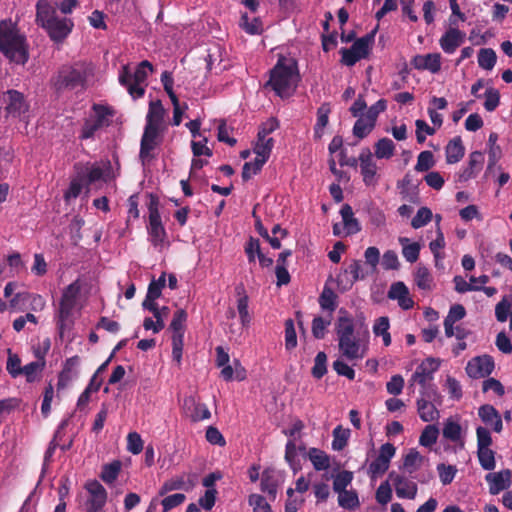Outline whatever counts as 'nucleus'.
Listing matches in <instances>:
<instances>
[{
    "instance_id": "nucleus-48",
    "label": "nucleus",
    "mask_w": 512,
    "mask_h": 512,
    "mask_svg": "<svg viewBox=\"0 0 512 512\" xmlns=\"http://www.w3.org/2000/svg\"><path fill=\"white\" fill-rule=\"evenodd\" d=\"M433 217L432 211L427 207H421L411 221L414 229H419L431 221Z\"/></svg>"
},
{
    "instance_id": "nucleus-10",
    "label": "nucleus",
    "mask_w": 512,
    "mask_h": 512,
    "mask_svg": "<svg viewBox=\"0 0 512 512\" xmlns=\"http://www.w3.org/2000/svg\"><path fill=\"white\" fill-rule=\"evenodd\" d=\"M493 369L494 361L489 355L477 356L471 359L466 366V372L471 378L486 377L492 373Z\"/></svg>"
},
{
    "instance_id": "nucleus-52",
    "label": "nucleus",
    "mask_w": 512,
    "mask_h": 512,
    "mask_svg": "<svg viewBox=\"0 0 512 512\" xmlns=\"http://www.w3.org/2000/svg\"><path fill=\"white\" fill-rule=\"evenodd\" d=\"M500 103V93L497 89L490 87L485 92L484 108L488 112L494 111Z\"/></svg>"
},
{
    "instance_id": "nucleus-24",
    "label": "nucleus",
    "mask_w": 512,
    "mask_h": 512,
    "mask_svg": "<svg viewBox=\"0 0 512 512\" xmlns=\"http://www.w3.org/2000/svg\"><path fill=\"white\" fill-rule=\"evenodd\" d=\"M340 214L342 216L343 224L347 230L348 235L360 232L361 226L358 220L354 217L352 207L349 204H344L342 206Z\"/></svg>"
},
{
    "instance_id": "nucleus-50",
    "label": "nucleus",
    "mask_w": 512,
    "mask_h": 512,
    "mask_svg": "<svg viewBox=\"0 0 512 512\" xmlns=\"http://www.w3.org/2000/svg\"><path fill=\"white\" fill-rule=\"evenodd\" d=\"M8 359L6 369L12 377H17L21 375V359L17 354L12 353L11 349L7 350Z\"/></svg>"
},
{
    "instance_id": "nucleus-23",
    "label": "nucleus",
    "mask_w": 512,
    "mask_h": 512,
    "mask_svg": "<svg viewBox=\"0 0 512 512\" xmlns=\"http://www.w3.org/2000/svg\"><path fill=\"white\" fill-rule=\"evenodd\" d=\"M119 82L127 88L132 97L137 98L144 95V88L133 83V74H131L127 65L122 67V71L119 75Z\"/></svg>"
},
{
    "instance_id": "nucleus-30",
    "label": "nucleus",
    "mask_w": 512,
    "mask_h": 512,
    "mask_svg": "<svg viewBox=\"0 0 512 512\" xmlns=\"http://www.w3.org/2000/svg\"><path fill=\"white\" fill-rule=\"evenodd\" d=\"M184 404L187 405H193L194 411L191 414V420L193 422L209 419L211 417V413L208 409V407L205 404L201 403H195V400L192 397L186 398L184 400Z\"/></svg>"
},
{
    "instance_id": "nucleus-56",
    "label": "nucleus",
    "mask_w": 512,
    "mask_h": 512,
    "mask_svg": "<svg viewBox=\"0 0 512 512\" xmlns=\"http://www.w3.org/2000/svg\"><path fill=\"white\" fill-rule=\"evenodd\" d=\"M240 26L249 34L255 35L261 33V22L258 18H253L250 22L247 14L241 16Z\"/></svg>"
},
{
    "instance_id": "nucleus-49",
    "label": "nucleus",
    "mask_w": 512,
    "mask_h": 512,
    "mask_svg": "<svg viewBox=\"0 0 512 512\" xmlns=\"http://www.w3.org/2000/svg\"><path fill=\"white\" fill-rule=\"evenodd\" d=\"M327 355L324 352H319L314 361V366L312 368V375L316 379L322 378L327 372Z\"/></svg>"
},
{
    "instance_id": "nucleus-38",
    "label": "nucleus",
    "mask_w": 512,
    "mask_h": 512,
    "mask_svg": "<svg viewBox=\"0 0 512 512\" xmlns=\"http://www.w3.org/2000/svg\"><path fill=\"white\" fill-rule=\"evenodd\" d=\"M285 460L289 463L294 474L301 469V465L297 459V446L293 440H289L286 444Z\"/></svg>"
},
{
    "instance_id": "nucleus-32",
    "label": "nucleus",
    "mask_w": 512,
    "mask_h": 512,
    "mask_svg": "<svg viewBox=\"0 0 512 512\" xmlns=\"http://www.w3.org/2000/svg\"><path fill=\"white\" fill-rule=\"evenodd\" d=\"M336 299L335 292L326 285L319 297V304L322 309L333 312L337 307Z\"/></svg>"
},
{
    "instance_id": "nucleus-31",
    "label": "nucleus",
    "mask_w": 512,
    "mask_h": 512,
    "mask_svg": "<svg viewBox=\"0 0 512 512\" xmlns=\"http://www.w3.org/2000/svg\"><path fill=\"white\" fill-rule=\"evenodd\" d=\"M395 145L389 138H382L375 144V155L379 159H389L394 154Z\"/></svg>"
},
{
    "instance_id": "nucleus-53",
    "label": "nucleus",
    "mask_w": 512,
    "mask_h": 512,
    "mask_svg": "<svg viewBox=\"0 0 512 512\" xmlns=\"http://www.w3.org/2000/svg\"><path fill=\"white\" fill-rule=\"evenodd\" d=\"M437 471L439 473L440 480L443 485L450 484L457 472V469L455 466L452 465H445L444 463H440L437 465Z\"/></svg>"
},
{
    "instance_id": "nucleus-2",
    "label": "nucleus",
    "mask_w": 512,
    "mask_h": 512,
    "mask_svg": "<svg viewBox=\"0 0 512 512\" xmlns=\"http://www.w3.org/2000/svg\"><path fill=\"white\" fill-rule=\"evenodd\" d=\"M36 23L45 29L50 39L56 43H62L74 26L71 19L57 16L56 8L49 0H38L36 4Z\"/></svg>"
},
{
    "instance_id": "nucleus-39",
    "label": "nucleus",
    "mask_w": 512,
    "mask_h": 512,
    "mask_svg": "<svg viewBox=\"0 0 512 512\" xmlns=\"http://www.w3.org/2000/svg\"><path fill=\"white\" fill-rule=\"evenodd\" d=\"M439 435V430L435 425H428L422 431L419 443L424 447H431L436 443Z\"/></svg>"
},
{
    "instance_id": "nucleus-57",
    "label": "nucleus",
    "mask_w": 512,
    "mask_h": 512,
    "mask_svg": "<svg viewBox=\"0 0 512 512\" xmlns=\"http://www.w3.org/2000/svg\"><path fill=\"white\" fill-rule=\"evenodd\" d=\"M86 172V184H92L101 179L105 182L107 181V175H105L104 170L100 166L92 165L90 167H86Z\"/></svg>"
},
{
    "instance_id": "nucleus-12",
    "label": "nucleus",
    "mask_w": 512,
    "mask_h": 512,
    "mask_svg": "<svg viewBox=\"0 0 512 512\" xmlns=\"http://www.w3.org/2000/svg\"><path fill=\"white\" fill-rule=\"evenodd\" d=\"M395 486L396 494L400 498L414 499L417 494V485L406 479L404 476L396 474L394 471L388 475Z\"/></svg>"
},
{
    "instance_id": "nucleus-60",
    "label": "nucleus",
    "mask_w": 512,
    "mask_h": 512,
    "mask_svg": "<svg viewBox=\"0 0 512 512\" xmlns=\"http://www.w3.org/2000/svg\"><path fill=\"white\" fill-rule=\"evenodd\" d=\"M186 499V496L182 493H176L165 497L161 504L163 506V512H168L171 509L181 505Z\"/></svg>"
},
{
    "instance_id": "nucleus-21",
    "label": "nucleus",
    "mask_w": 512,
    "mask_h": 512,
    "mask_svg": "<svg viewBox=\"0 0 512 512\" xmlns=\"http://www.w3.org/2000/svg\"><path fill=\"white\" fill-rule=\"evenodd\" d=\"M378 26L372 30L370 33L365 36L357 39L352 46L351 50L357 54L362 59L367 58L369 55L370 47L374 42L375 34L377 32Z\"/></svg>"
},
{
    "instance_id": "nucleus-5",
    "label": "nucleus",
    "mask_w": 512,
    "mask_h": 512,
    "mask_svg": "<svg viewBox=\"0 0 512 512\" xmlns=\"http://www.w3.org/2000/svg\"><path fill=\"white\" fill-rule=\"evenodd\" d=\"M340 313L344 315L338 317L335 326L339 350L349 360L362 359L365 355L366 347L354 334L353 319L343 309L340 310Z\"/></svg>"
},
{
    "instance_id": "nucleus-36",
    "label": "nucleus",
    "mask_w": 512,
    "mask_h": 512,
    "mask_svg": "<svg viewBox=\"0 0 512 512\" xmlns=\"http://www.w3.org/2000/svg\"><path fill=\"white\" fill-rule=\"evenodd\" d=\"M461 426L457 422L448 419L444 423V427L442 430L443 437L452 441L458 442L461 439Z\"/></svg>"
},
{
    "instance_id": "nucleus-45",
    "label": "nucleus",
    "mask_w": 512,
    "mask_h": 512,
    "mask_svg": "<svg viewBox=\"0 0 512 512\" xmlns=\"http://www.w3.org/2000/svg\"><path fill=\"white\" fill-rule=\"evenodd\" d=\"M435 165L434 156L431 151H422L417 158L415 170L418 172H425Z\"/></svg>"
},
{
    "instance_id": "nucleus-41",
    "label": "nucleus",
    "mask_w": 512,
    "mask_h": 512,
    "mask_svg": "<svg viewBox=\"0 0 512 512\" xmlns=\"http://www.w3.org/2000/svg\"><path fill=\"white\" fill-rule=\"evenodd\" d=\"M415 282L417 286L422 290H430L432 278L425 266L419 265L415 272Z\"/></svg>"
},
{
    "instance_id": "nucleus-8",
    "label": "nucleus",
    "mask_w": 512,
    "mask_h": 512,
    "mask_svg": "<svg viewBox=\"0 0 512 512\" xmlns=\"http://www.w3.org/2000/svg\"><path fill=\"white\" fill-rule=\"evenodd\" d=\"M162 130V128L145 125L139 153V157L143 164L153 158L151 152L161 143L160 132Z\"/></svg>"
},
{
    "instance_id": "nucleus-26",
    "label": "nucleus",
    "mask_w": 512,
    "mask_h": 512,
    "mask_svg": "<svg viewBox=\"0 0 512 512\" xmlns=\"http://www.w3.org/2000/svg\"><path fill=\"white\" fill-rule=\"evenodd\" d=\"M417 410L420 418L424 422H431L439 417V411L436 409L435 405L425 398L417 400Z\"/></svg>"
},
{
    "instance_id": "nucleus-3",
    "label": "nucleus",
    "mask_w": 512,
    "mask_h": 512,
    "mask_svg": "<svg viewBox=\"0 0 512 512\" xmlns=\"http://www.w3.org/2000/svg\"><path fill=\"white\" fill-rule=\"evenodd\" d=\"M0 51L17 64H25L29 58L25 36L11 20L0 22Z\"/></svg>"
},
{
    "instance_id": "nucleus-11",
    "label": "nucleus",
    "mask_w": 512,
    "mask_h": 512,
    "mask_svg": "<svg viewBox=\"0 0 512 512\" xmlns=\"http://www.w3.org/2000/svg\"><path fill=\"white\" fill-rule=\"evenodd\" d=\"M359 162L364 183L367 186L374 185L376 183L377 165L369 148L362 149L359 155Z\"/></svg>"
},
{
    "instance_id": "nucleus-20",
    "label": "nucleus",
    "mask_w": 512,
    "mask_h": 512,
    "mask_svg": "<svg viewBox=\"0 0 512 512\" xmlns=\"http://www.w3.org/2000/svg\"><path fill=\"white\" fill-rule=\"evenodd\" d=\"M484 156L480 151H474L469 156L468 166L460 174V181H467L476 176V172L482 168Z\"/></svg>"
},
{
    "instance_id": "nucleus-34",
    "label": "nucleus",
    "mask_w": 512,
    "mask_h": 512,
    "mask_svg": "<svg viewBox=\"0 0 512 512\" xmlns=\"http://www.w3.org/2000/svg\"><path fill=\"white\" fill-rule=\"evenodd\" d=\"M496 53L491 48H482L478 54V64L485 70H491L496 63Z\"/></svg>"
},
{
    "instance_id": "nucleus-54",
    "label": "nucleus",
    "mask_w": 512,
    "mask_h": 512,
    "mask_svg": "<svg viewBox=\"0 0 512 512\" xmlns=\"http://www.w3.org/2000/svg\"><path fill=\"white\" fill-rule=\"evenodd\" d=\"M237 309L240 316L241 324L243 327H248L251 322V317L248 311V296L243 295L237 300Z\"/></svg>"
},
{
    "instance_id": "nucleus-17",
    "label": "nucleus",
    "mask_w": 512,
    "mask_h": 512,
    "mask_svg": "<svg viewBox=\"0 0 512 512\" xmlns=\"http://www.w3.org/2000/svg\"><path fill=\"white\" fill-rule=\"evenodd\" d=\"M465 33L457 28H449L440 39V46L446 53H453L464 41Z\"/></svg>"
},
{
    "instance_id": "nucleus-42",
    "label": "nucleus",
    "mask_w": 512,
    "mask_h": 512,
    "mask_svg": "<svg viewBox=\"0 0 512 512\" xmlns=\"http://www.w3.org/2000/svg\"><path fill=\"white\" fill-rule=\"evenodd\" d=\"M149 72H153V65L148 60L140 62L133 74V83L140 86L146 81Z\"/></svg>"
},
{
    "instance_id": "nucleus-64",
    "label": "nucleus",
    "mask_w": 512,
    "mask_h": 512,
    "mask_svg": "<svg viewBox=\"0 0 512 512\" xmlns=\"http://www.w3.org/2000/svg\"><path fill=\"white\" fill-rule=\"evenodd\" d=\"M382 266L385 270H397L400 267L398 256L395 251L388 250L383 254Z\"/></svg>"
},
{
    "instance_id": "nucleus-35",
    "label": "nucleus",
    "mask_w": 512,
    "mask_h": 512,
    "mask_svg": "<svg viewBox=\"0 0 512 512\" xmlns=\"http://www.w3.org/2000/svg\"><path fill=\"white\" fill-rule=\"evenodd\" d=\"M350 437V430L343 429L342 426H337L333 430V441L332 448L336 451H341L347 445L348 439Z\"/></svg>"
},
{
    "instance_id": "nucleus-16",
    "label": "nucleus",
    "mask_w": 512,
    "mask_h": 512,
    "mask_svg": "<svg viewBox=\"0 0 512 512\" xmlns=\"http://www.w3.org/2000/svg\"><path fill=\"white\" fill-rule=\"evenodd\" d=\"M273 147V138L264 139L263 141H257L254 148V152L257 155L254 160V174H258L263 165L269 159L271 150Z\"/></svg>"
},
{
    "instance_id": "nucleus-29",
    "label": "nucleus",
    "mask_w": 512,
    "mask_h": 512,
    "mask_svg": "<svg viewBox=\"0 0 512 512\" xmlns=\"http://www.w3.org/2000/svg\"><path fill=\"white\" fill-rule=\"evenodd\" d=\"M121 466L122 464L119 460L105 464L102 468L100 478L107 484L114 482L120 473Z\"/></svg>"
},
{
    "instance_id": "nucleus-4",
    "label": "nucleus",
    "mask_w": 512,
    "mask_h": 512,
    "mask_svg": "<svg viewBox=\"0 0 512 512\" xmlns=\"http://www.w3.org/2000/svg\"><path fill=\"white\" fill-rule=\"evenodd\" d=\"M299 80L297 63L294 60L287 63L286 59L281 57L270 71V79L265 86H270L278 96L284 98L295 92Z\"/></svg>"
},
{
    "instance_id": "nucleus-61",
    "label": "nucleus",
    "mask_w": 512,
    "mask_h": 512,
    "mask_svg": "<svg viewBox=\"0 0 512 512\" xmlns=\"http://www.w3.org/2000/svg\"><path fill=\"white\" fill-rule=\"evenodd\" d=\"M375 497L379 504L385 505L390 502L392 498V489L388 480L380 484Z\"/></svg>"
},
{
    "instance_id": "nucleus-58",
    "label": "nucleus",
    "mask_w": 512,
    "mask_h": 512,
    "mask_svg": "<svg viewBox=\"0 0 512 512\" xmlns=\"http://www.w3.org/2000/svg\"><path fill=\"white\" fill-rule=\"evenodd\" d=\"M249 504L253 507L254 512H272L266 499L259 494L250 495Z\"/></svg>"
},
{
    "instance_id": "nucleus-33",
    "label": "nucleus",
    "mask_w": 512,
    "mask_h": 512,
    "mask_svg": "<svg viewBox=\"0 0 512 512\" xmlns=\"http://www.w3.org/2000/svg\"><path fill=\"white\" fill-rule=\"evenodd\" d=\"M375 123L370 121L366 116L360 117L354 124L353 135L359 139H363L374 129Z\"/></svg>"
},
{
    "instance_id": "nucleus-47",
    "label": "nucleus",
    "mask_w": 512,
    "mask_h": 512,
    "mask_svg": "<svg viewBox=\"0 0 512 512\" xmlns=\"http://www.w3.org/2000/svg\"><path fill=\"white\" fill-rule=\"evenodd\" d=\"M45 366V360L41 357V361L31 362L22 367L21 374L26 376L27 382H34L36 379V373L42 371Z\"/></svg>"
},
{
    "instance_id": "nucleus-51",
    "label": "nucleus",
    "mask_w": 512,
    "mask_h": 512,
    "mask_svg": "<svg viewBox=\"0 0 512 512\" xmlns=\"http://www.w3.org/2000/svg\"><path fill=\"white\" fill-rule=\"evenodd\" d=\"M361 271V262L359 260H354L344 271V275L349 273L352 275V279L347 283L348 285L343 286V291L351 287L357 280L364 278V275L361 274Z\"/></svg>"
},
{
    "instance_id": "nucleus-43",
    "label": "nucleus",
    "mask_w": 512,
    "mask_h": 512,
    "mask_svg": "<svg viewBox=\"0 0 512 512\" xmlns=\"http://www.w3.org/2000/svg\"><path fill=\"white\" fill-rule=\"evenodd\" d=\"M353 473L347 470L339 472L333 480V490L337 493L346 490V487L352 482Z\"/></svg>"
},
{
    "instance_id": "nucleus-7",
    "label": "nucleus",
    "mask_w": 512,
    "mask_h": 512,
    "mask_svg": "<svg viewBox=\"0 0 512 512\" xmlns=\"http://www.w3.org/2000/svg\"><path fill=\"white\" fill-rule=\"evenodd\" d=\"M150 201L148 204L149 210V234L151 236L152 243L157 246L164 241L166 236L165 229L161 222L159 213V199L157 196L150 194Z\"/></svg>"
},
{
    "instance_id": "nucleus-37",
    "label": "nucleus",
    "mask_w": 512,
    "mask_h": 512,
    "mask_svg": "<svg viewBox=\"0 0 512 512\" xmlns=\"http://www.w3.org/2000/svg\"><path fill=\"white\" fill-rule=\"evenodd\" d=\"M477 456L481 467L484 470L491 471L495 468V452L490 448H482L477 450Z\"/></svg>"
},
{
    "instance_id": "nucleus-15",
    "label": "nucleus",
    "mask_w": 512,
    "mask_h": 512,
    "mask_svg": "<svg viewBox=\"0 0 512 512\" xmlns=\"http://www.w3.org/2000/svg\"><path fill=\"white\" fill-rule=\"evenodd\" d=\"M440 54L430 53L426 55H416L412 60V65L418 70H428L437 73L441 68Z\"/></svg>"
},
{
    "instance_id": "nucleus-9",
    "label": "nucleus",
    "mask_w": 512,
    "mask_h": 512,
    "mask_svg": "<svg viewBox=\"0 0 512 512\" xmlns=\"http://www.w3.org/2000/svg\"><path fill=\"white\" fill-rule=\"evenodd\" d=\"M4 110L7 116L19 117L28 110L24 95L17 90H8L3 94Z\"/></svg>"
},
{
    "instance_id": "nucleus-44",
    "label": "nucleus",
    "mask_w": 512,
    "mask_h": 512,
    "mask_svg": "<svg viewBox=\"0 0 512 512\" xmlns=\"http://www.w3.org/2000/svg\"><path fill=\"white\" fill-rule=\"evenodd\" d=\"M187 320V313L183 309H178L170 323V329L173 331V335L181 334L184 335L185 322Z\"/></svg>"
},
{
    "instance_id": "nucleus-25",
    "label": "nucleus",
    "mask_w": 512,
    "mask_h": 512,
    "mask_svg": "<svg viewBox=\"0 0 512 512\" xmlns=\"http://www.w3.org/2000/svg\"><path fill=\"white\" fill-rule=\"evenodd\" d=\"M307 455L316 471L327 470L330 467V457L323 450L310 448Z\"/></svg>"
},
{
    "instance_id": "nucleus-40",
    "label": "nucleus",
    "mask_w": 512,
    "mask_h": 512,
    "mask_svg": "<svg viewBox=\"0 0 512 512\" xmlns=\"http://www.w3.org/2000/svg\"><path fill=\"white\" fill-rule=\"evenodd\" d=\"M422 460L423 457L420 453L416 449H411L404 457L403 467L409 473H413L419 468Z\"/></svg>"
},
{
    "instance_id": "nucleus-55",
    "label": "nucleus",
    "mask_w": 512,
    "mask_h": 512,
    "mask_svg": "<svg viewBox=\"0 0 512 512\" xmlns=\"http://www.w3.org/2000/svg\"><path fill=\"white\" fill-rule=\"evenodd\" d=\"M330 319L323 317H315L312 321V334L316 339H323L325 336L326 328L330 325Z\"/></svg>"
},
{
    "instance_id": "nucleus-14",
    "label": "nucleus",
    "mask_w": 512,
    "mask_h": 512,
    "mask_svg": "<svg viewBox=\"0 0 512 512\" xmlns=\"http://www.w3.org/2000/svg\"><path fill=\"white\" fill-rule=\"evenodd\" d=\"M388 298L398 300L399 306L404 310L411 309L414 305V301L409 297L408 288L403 282H395L391 285Z\"/></svg>"
},
{
    "instance_id": "nucleus-19",
    "label": "nucleus",
    "mask_w": 512,
    "mask_h": 512,
    "mask_svg": "<svg viewBox=\"0 0 512 512\" xmlns=\"http://www.w3.org/2000/svg\"><path fill=\"white\" fill-rule=\"evenodd\" d=\"M165 109L160 100L151 101L146 116V125L163 129Z\"/></svg>"
},
{
    "instance_id": "nucleus-6",
    "label": "nucleus",
    "mask_w": 512,
    "mask_h": 512,
    "mask_svg": "<svg viewBox=\"0 0 512 512\" xmlns=\"http://www.w3.org/2000/svg\"><path fill=\"white\" fill-rule=\"evenodd\" d=\"M81 291L79 280L68 285L61 296L57 314V326L62 336L64 330L72 323V312L76 306L77 298Z\"/></svg>"
},
{
    "instance_id": "nucleus-62",
    "label": "nucleus",
    "mask_w": 512,
    "mask_h": 512,
    "mask_svg": "<svg viewBox=\"0 0 512 512\" xmlns=\"http://www.w3.org/2000/svg\"><path fill=\"white\" fill-rule=\"evenodd\" d=\"M85 488L91 494V498L107 500V492L97 480L88 482Z\"/></svg>"
},
{
    "instance_id": "nucleus-28",
    "label": "nucleus",
    "mask_w": 512,
    "mask_h": 512,
    "mask_svg": "<svg viewBox=\"0 0 512 512\" xmlns=\"http://www.w3.org/2000/svg\"><path fill=\"white\" fill-rule=\"evenodd\" d=\"M338 504L344 509L353 510L360 506L358 494L354 490H345L338 493Z\"/></svg>"
},
{
    "instance_id": "nucleus-18",
    "label": "nucleus",
    "mask_w": 512,
    "mask_h": 512,
    "mask_svg": "<svg viewBox=\"0 0 512 512\" xmlns=\"http://www.w3.org/2000/svg\"><path fill=\"white\" fill-rule=\"evenodd\" d=\"M279 480L276 471L272 468H267L262 472L261 476V490L268 494L271 500L276 499Z\"/></svg>"
},
{
    "instance_id": "nucleus-1",
    "label": "nucleus",
    "mask_w": 512,
    "mask_h": 512,
    "mask_svg": "<svg viewBox=\"0 0 512 512\" xmlns=\"http://www.w3.org/2000/svg\"><path fill=\"white\" fill-rule=\"evenodd\" d=\"M94 75L91 62L77 61L62 65L51 77L50 86L56 93L65 91L85 90L89 79Z\"/></svg>"
},
{
    "instance_id": "nucleus-27",
    "label": "nucleus",
    "mask_w": 512,
    "mask_h": 512,
    "mask_svg": "<svg viewBox=\"0 0 512 512\" xmlns=\"http://www.w3.org/2000/svg\"><path fill=\"white\" fill-rule=\"evenodd\" d=\"M331 112L329 103H323L317 109V122L314 127V137L321 139L324 133V128L328 125L329 114Z\"/></svg>"
},
{
    "instance_id": "nucleus-63",
    "label": "nucleus",
    "mask_w": 512,
    "mask_h": 512,
    "mask_svg": "<svg viewBox=\"0 0 512 512\" xmlns=\"http://www.w3.org/2000/svg\"><path fill=\"white\" fill-rule=\"evenodd\" d=\"M478 414L481 420L487 425H490L494 419L500 415L499 412L489 404L482 405L479 408Z\"/></svg>"
},
{
    "instance_id": "nucleus-59",
    "label": "nucleus",
    "mask_w": 512,
    "mask_h": 512,
    "mask_svg": "<svg viewBox=\"0 0 512 512\" xmlns=\"http://www.w3.org/2000/svg\"><path fill=\"white\" fill-rule=\"evenodd\" d=\"M127 449L134 455L143 450V441L137 432H130L127 436Z\"/></svg>"
},
{
    "instance_id": "nucleus-13",
    "label": "nucleus",
    "mask_w": 512,
    "mask_h": 512,
    "mask_svg": "<svg viewBox=\"0 0 512 512\" xmlns=\"http://www.w3.org/2000/svg\"><path fill=\"white\" fill-rule=\"evenodd\" d=\"M485 479L489 484L490 494L497 495L501 491L510 487L511 471L509 469H504L500 472L488 473Z\"/></svg>"
},
{
    "instance_id": "nucleus-46",
    "label": "nucleus",
    "mask_w": 512,
    "mask_h": 512,
    "mask_svg": "<svg viewBox=\"0 0 512 512\" xmlns=\"http://www.w3.org/2000/svg\"><path fill=\"white\" fill-rule=\"evenodd\" d=\"M297 346V335L294 321L289 318L285 321V348L292 350Z\"/></svg>"
},
{
    "instance_id": "nucleus-22",
    "label": "nucleus",
    "mask_w": 512,
    "mask_h": 512,
    "mask_svg": "<svg viewBox=\"0 0 512 512\" xmlns=\"http://www.w3.org/2000/svg\"><path fill=\"white\" fill-rule=\"evenodd\" d=\"M445 152L448 164L459 162L465 154V148L462 144L461 137L457 136L450 140L446 146Z\"/></svg>"
}]
</instances>
